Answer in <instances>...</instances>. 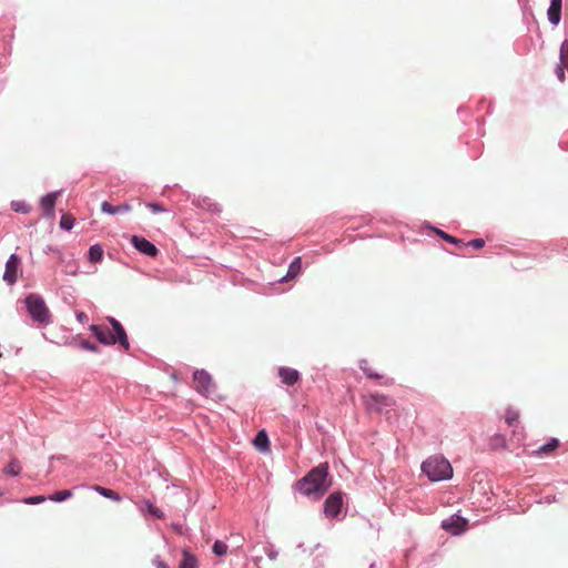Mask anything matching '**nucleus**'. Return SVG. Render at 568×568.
Instances as JSON below:
<instances>
[{
	"mask_svg": "<svg viewBox=\"0 0 568 568\" xmlns=\"http://www.w3.org/2000/svg\"><path fill=\"white\" fill-rule=\"evenodd\" d=\"M328 476V464L326 462L320 463L295 483L293 486L294 493H301L313 500H320L332 486Z\"/></svg>",
	"mask_w": 568,
	"mask_h": 568,
	"instance_id": "nucleus-1",
	"label": "nucleus"
},
{
	"mask_svg": "<svg viewBox=\"0 0 568 568\" xmlns=\"http://www.w3.org/2000/svg\"><path fill=\"white\" fill-rule=\"evenodd\" d=\"M420 470L433 483L448 480L453 477V467L444 457L427 458L422 463Z\"/></svg>",
	"mask_w": 568,
	"mask_h": 568,
	"instance_id": "nucleus-2",
	"label": "nucleus"
},
{
	"mask_svg": "<svg viewBox=\"0 0 568 568\" xmlns=\"http://www.w3.org/2000/svg\"><path fill=\"white\" fill-rule=\"evenodd\" d=\"M106 321L110 324L111 329L106 327L105 332L103 333L104 339H101L100 344L104 346H114L119 344L121 349L125 352L129 351L130 341L122 323L113 316H108Z\"/></svg>",
	"mask_w": 568,
	"mask_h": 568,
	"instance_id": "nucleus-3",
	"label": "nucleus"
},
{
	"mask_svg": "<svg viewBox=\"0 0 568 568\" xmlns=\"http://www.w3.org/2000/svg\"><path fill=\"white\" fill-rule=\"evenodd\" d=\"M24 305L32 321L41 324H49L51 322L50 310L40 294L29 293L24 297Z\"/></svg>",
	"mask_w": 568,
	"mask_h": 568,
	"instance_id": "nucleus-4",
	"label": "nucleus"
},
{
	"mask_svg": "<svg viewBox=\"0 0 568 568\" xmlns=\"http://www.w3.org/2000/svg\"><path fill=\"white\" fill-rule=\"evenodd\" d=\"M193 382L196 393L204 397H209L216 388L212 375L203 368L193 372Z\"/></svg>",
	"mask_w": 568,
	"mask_h": 568,
	"instance_id": "nucleus-5",
	"label": "nucleus"
},
{
	"mask_svg": "<svg viewBox=\"0 0 568 568\" xmlns=\"http://www.w3.org/2000/svg\"><path fill=\"white\" fill-rule=\"evenodd\" d=\"M345 494L341 490L331 493L323 504V513L327 518L339 519Z\"/></svg>",
	"mask_w": 568,
	"mask_h": 568,
	"instance_id": "nucleus-6",
	"label": "nucleus"
},
{
	"mask_svg": "<svg viewBox=\"0 0 568 568\" xmlns=\"http://www.w3.org/2000/svg\"><path fill=\"white\" fill-rule=\"evenodd\" d=\"M469 520L458 513L445 518L440 523V528L452 536H460L467 531Z\"/></svg>",
	"mask_w": 568,
	"mask_h": 568,
	"instance_id": "nucleus-7",
	"label": "nucleus"
},
{
	"mask_svg": "<svg viewBox=\"0 0 568 568\" xmlns=\"http://www.w3.org/2000/svg\"><path fill=\"white\" fill-rule=\"evenodd\" d=\"M21 274V257L19 254L12 253L6 262L2 280L8 285H13L17 283Z\"/></svg>",
	"mask_w": 568,
	"mask_h": 568,
	"instance_id": "nucleus-8",
	"label": "nucleus"
},
{
	"mask_svg": "<svg viewBox=\"0 0 568 568\" xmlns=\"http://www.w3.org/2000/svg\"><path fill=\"white\" fill-rule=\"evenodd\" d=\"M130 243L138 252L149 257H155L160 252L153 242L142 235H132Z\"/></svg>",
	"mask_w": 568,
	"mask_h": 568,
	"instance_id": "nucleus-9",
	"label": "nucleus"
},
{
	"mask_svg": "<svg viewBox=\"0 0 568 568\" xmlns=\"http://www.w3.org/2000/svg\"><path fill=\"white\" fill-rule=\"evenodd\" d=\"M62 194V190L49 192L40 197V206L44 219L54 217V209L58 197Z\"/></svg>",
	"mask_w": 568,
	"mask_h": 568,
	"instance_id": "nucleus-10",
	"label": "nucleus"
},
{
	"mask_svg": "<svg viewBox=\"0 0 568 568\" xmlns=\"http://www.w3.org/2000/svg\"><path fill=\"white\" fill-rule=\"evenodd\" d=\"M278 377L281 378V382L284 385L294 386L295 384H297L301 381L302 375L295 368L287 367V366H281L278 368Z\"/></svg>",
	"mask_w": 568,
	"mask_h": 568,
	"instance_id": "nucleus-11",
	"label": "nucleus"
},
{
	"mask_svg": "<svg viewBox=\"0 0 568 568\" xmlns=\"http://www.w3.org/2000/svg\"><path fill=\"white\" fill-rule=\"evenodd\" d=\"M562 0H550L547 10L548 21L551 26L557 27L561 21Z\"/></svg>",
	"mask_w": 568,
	"mask_h": 568,
	"instance_id": "nucleus-12",
	"label": "nucleus"
},
{
	"mask_svg": "<svg viewBox=\"0 0 568 568\" xmlns=\"http://www.w3.org/2000/svg\"><path fill=\"white\" fill-rule=\"evenodd\" d=\"M130 210H131V205L128 203H123V204H119V205H113L108 201H103L101 203L102 213L108 214V215L121 214V213L129 212Z\"/></svg>",
	"mask_w": 568,
	"mask_h": 568,
	"instance_id": "nucleus-13",
	"label": "nucleus"
},
{
	"mask_svg": "<svg viewBox=\"0 0 568 568\" xmlns=\"http://www.w3.org/2000/svg\"><path fill=\"white\" fill-rule=\"evenodd\" d=\"M253 444H254V447L260 453H266L270 450L271 442H270L268 435L265 429H261L257 432V434L255 435V438L253 440Z\"/></svg>",
	"mask_w": 568,
	"mask_h": 568,
	"instance_id": "nucleus-14",
	"label": "nucleus"
},
{
	"mask_svg": "<svg viewBox=\"0 0 568 568\" xmlns=\"http://www.w3.org/2000/svg\"><path fill=\"white\" fill-rule=\"evenodd\" d=\"M89 489L115 503H120L123 499V497L118 491L100 485L89 486Z\"/></svg>",
	"mask_w": 568,
	"mask_h": 568,
	"instance_id": "nucleus-15",
	"label": "nucleus"
},
{
	"mask_svg": "<svg viewBox=\"0 0 568 568\" xmlns=\"http://www.w3.org/2000/svg\"><path fill=\"white\" fill-rule=\"evenodd\" d=\"M559 445H560L559 439L556 437H551L546 443H544L541 446H539L535 450V454L540 457L547 456L550 453H552L554 450H556L559 447Z\"/></svg>",
	"mask_w": 568,
	"mask_h": 568,
	"instance_id": "nucleus-16",
	"label": "nucleus"
},
{
	"mask_svg": "<svg viewBox=\"0 0 568 568\" xmlns=\"http://www.w3.org/2000/svg\"><path fill=\"white\" fill-rule=\"evenodd\" d=\"M103 255L104 251L100 243L91 245L87 253L88 261L93 264L101 263L103 261Z\"/></svg>",
	"mask_w": 568,
	"mask_h": 568,
	"instance_id": "nucleus-17",
	"label": "nucleus"
},
{
	"mask_svg": "<svg viewBox=\"0 0 568 568\" xmlns=\"http://www.w3.org/2000/svg\"><path fill=\"white\" fill-rule=\"evenodd\" d=\"M179 568H199L197 558L190 552L187 549L182 550V560L179 564Z\"/></svg>",
	"mask_w": 568,
	"mask_h": 568,
	"instance_id": "nucleus-18",
	"label": "nucleus"
},
{
	"mask_svg": "<svg viewBox=\"0 0 568 568\" xmlns=\"http://www.w3.org/2000/svg\"><path fill=\"white\" fill-rule=\"evenodd\" d=\"M194 204L211 213H220L221 209L217 203H214L210 197H202L194 201Z\"/></svg>",
	"mask_w": 568,
	"mask_h": 568,
	"instance_id": "nucleus-19",
	"label": "nucleus"
},
{
	"mask_svg": "<svg viewBox=\"0 0 568 568\" xmlns=\"http://www.w3.org/2000/svg\"><path fill=\"white\" fill-rule=\"evenodd\" d=\"M3 474L6 476L17 477L22 471V466L17 458L10 459V462L3 467Z\"/></svg>",
	"mask_w": 568,
	"mask_h": 568,
	"instance_id": "nucleus-20",
	"label": "nucleus"
},
{
	"mask_svg": "<svg viewBox=\"0 0 568 568\" xmlns=\"http://www.w3.org/2000/svg\"><path fill=\"white\" fill-rule=\"evenodd\" d=\"M302 272V257L295 256L288 264L286 277L296 278Z\"/></svg>",
	"mask_w": 568,
	"mask_h": 568,
	"instance_id": "nucleus-21",
	"label": "nucleus"
},
{
	"mask_svg": "<svg viewBox=\"0 0 568 568\" xmlns=\"http://www.w3.org/2000/svg\"><path fill=\"white\" fill-rule=\"evenodd\" d=\"M358 367L359 369L364 373V375L368 378V379H381L383 378V375H381L379 373L373 371L369 366H368V361L366 358H361L358 361Z\"/></svg>",
	"mask_w": 568,
	"mask_h": 568,
	"instance_id": "nucleus-22",
	"label": "nucleus"
},
{
	"mask_svg": "<svg viewBox=\"0 0 568 568\" xmlns=\"http://www.w3.org/2000/svg\"><path fill=\"white\" fill-rule=\"evenodd\" d=\"M143 504H144V509L143 511L146 514V515H150L156 519H163L164 518V513L158 508L150 499H143Z\"/></svg>",
	"mask_w": 568,
	"mask_h": 568,
	"instance_id": "nucleus-23",
	"label": "nucleus"
},
{
	"mask_svg": "<svg viewBox=\"0 0 568 568\" xmlns=\"http://www.w3.org/2000/svg\"><path fill=\"white\" fill-rule=\"evenodd\" d=\"M73 496L72 489L57 490L48 496V500L53 503H63Z\"/></svg>",
	"mask_w": 568,
	"mask_h": 568,
	"instance_id": "nucleus-24",
	"label": "nucleus"
},
{
	"mask_svg": "<svg viewBox=\"0 0 568 568\" xmlns=\"http://www.w3.org/2000/svg\"><path fill=\"white\" fill-rule=\"evenodd\" d=\"M435 233L443 241H445V242H447V243H449L452 245H455L457 247H463V245H464V241L462 239L455 237V236L444 232L440 229H435Z\"/></svg>",
	"mask_w": 568,
	"mask_h": 568,
	"instance_id": "nucleus-25",
	"label": "nucleus"
},
{
	"mask_svg": "<svg viewBox=\"0 0 568 568\" xmlns=\"http://www.w3.org/2000/svg\"><path fill=\"white\" fill-rule=\"evenodd\" d=\"M63 265L62 267V272L68 274V275H77L78 272H79V264L78 262L72 258V257H68L65 255V261L64 263H61Z\"/></svg>",
	"mask_w": 568,
	"mask_h": 568,
	"instance_id": "nucleus-26",
	"label": "nucleus"
},
{
	"mask_svg": "<svg viewBox=\"0 0 568 568\" xmlns=\"http://www.w3.org/2000/svg\"><path fill=\"white\" fill-rule=\"evenodd\" d=\"M10 207L13 212L20 214H28L31 211V205L24 200H13L10 203Z\"/></svg>",
	"mask_w": 568,
	"mask_h": 568,
	"instance_id": "nucleus-27",
	"label": "nucleus"
},
{
	"mask_svg": "<svg viewBox=\"0 0 568 568\" xmlns=\"http://www.w3.org/2000/svg\"><path fill=\"white\" fill-rule=\"evenodd\" d=\"M74 224H75V219L73 217V215L68 214V213L62 214L60 222H59V226L61 230L70 232L74 227Z\"/></svg>",
	"mask_w": 568,
	"mask_h": 568,
	"instance_id": "nucleus-28",
	"label": "nucleus"
},
{
	"mask_svg": "<svg viewBox=\"0 0 568 568\" xmlns=\"http://www.w3.org/2000/svg\"><path fill=\"white\" fill-rule=\"evenodd\" d=\"M519 419V412L513 407H507L505 412V423L509 426H516Z\"/></svg>",
	"mask_w": 568,
	"mask_h": 568,
	"instance_id": "nucleus-29",
	"label": "nucleus"
},
{
	"mask_svg": "<svg viewBox=\"0 0 568 568\" xmlns=\"http://www.w3.org/2000/svg\"><path fill=\"white\" fill-rule=\"evenodd\" d=\"M227 545L226 542H224L223 540H220V539H216L213 545H212V554L215 555L216 557H222L224 555H226L227 552Z\"/></svg>",
	"mask_w": 568,
	"mask_h": 568,
	"instance_id": "nucleus-30",
	"label": "nucleus"
},
{
	"mask_svg": "<svg viewBox=\"0 0 568 568\" xmlns=\"http://www.w3.org/2000/svg\"><path fill=\"white\" fill-rule=\"evenodd\" d=\"M108 326L99 325V324H90L89 331L91 334L97 338V341L100 343L101 339H104L103 333L105 332Z\"/></svg>",
	"mask_w": 568,
	"mask_h": 568,
	"instance_id": "nucleus-31",
	"label": "nucleus"
},
{
	"mask_svg": "<svg viewBox=\"0 0 568 568\" xmlns=\"http://www.w3.org/2000/svg\"><path fill=\"white\" fill-rule=\"evenodd\" d=\"M45 500H48V496L32 495V496L23 497L21 499V503H23L26 505H40V504L44 503Z\"/></svg>",
	"mask_w": 568,
	"mask_h": 568,
	"instance_id": "nucleus-32",
	"label": "nucleus"
},
{
	"mask_svg": "<svg viewBox=\"0 0 568 568\" xmlns=\"http://www.w3.org/2000/svg\"><path fill=\"white\" fill-rule=\"evenodd\" d=\"M83 339L84 337L82 334H77L74 336L67 338L64 345L72 348L81 349V342H83Z\"/></svg>",
	"mask_w": 568,
	"mask_h": 568,
	"instance_id": "nucleus-33",
	"label": "nucleus"
},
{
	"mask_svg": "<svg viewBox=\"0 0 568 568\" xmlns=\"http://www.w3.org/2000/svg\"><path fill=\"white\" fill-rule=\"evenodd\" d=\"M81 349L95 354L101 353V347L87 338H84L83 342H81Z\"/></svg>",
	"mask_w": 568,
	"mask_h": 568,
	"instance_id": "nucleus-34",
	"label": "nucleus"
},
{
	"mask_svg": "<svg viewBox=\"0 0 568 568\" xmlns=\"http://www.w3.org/2000/svg\"><path fill=\"white\" fill-rule=\"evenodd\" d=\"M559 60L564 65H568V39H565L560 45Z\"/></svg>",
	"mask_w": 568,
	"mask_h": 568,
	"instance_id": "nucleus-35",
	"label": "nucleus"
},
{
	"mask_svg": "<svg viewBox=\"0 0 568 568\" xmlns=\"http://www.w3.org/2000/svg\"><path fill=\"white\" fill-rule=\"evenodd\" d=\"M44 253H55L60 263H64L65 261V254L58 246L47 245L44 248Z\"/></svg>",
	"mask_w": 568,
	"mask_h": 568,
	"instance_id": "nucleus-36",
	"label": "nucleus"
},
{
	"mask_svg": "<svg viewBox=\"0 0 568 568\" xmlns=\"http://www.w3.org/2000/svg\"><path fill=\"white\" fill-rule=\"evenodd\" d=\"M471 246L475 250H480L485 246V241L481 237L473 239L468 242H464L463 247Z\"/></svg>",
	"mask_w": 568,
	"mask_h": 568,
	"instance_id": "nucleus-37",
	"label": "nucleus"
},
{
	"mask_svg": "<svg viewBox=\"0 0 568 568\" xmlns=\"http://www.w3.org/2000/svg\"><path fill=\"white\" fill-rule=\"evenodd\" d=\"M146 206L153 214L166 212V209L160 202H150L146 204Z\"/></svg>",
	"mask_w": 568,
	"mask_h": 568,
	"instance_id": "nucleus-38",
	"label": "nucleus"
},
{
	"mask_svg": "<svg viewBox=\"0 0 568 568\" xmlns=\"http://www.w3.org/2000/svg\"><path fill=\"white\" fill-rule=\"evenodd\" d=\"M264 552L271 560H275L278 556V551L272 544H266L264 546Z\"/></svg>",
	"mask_w": 568,
	"mask_h": 568,
	"instance_id": "nucleus-39",
	"label": "nucleus"
},
{
	"mask_svg": "<svg viewBox=\"0 0 568 568\" xmlns=\"http://www.w3.org/2000/svg\"><path fill=\"white\" fill-rule=\"evenodd\" d=\"M565 65L562 63L559 62V64H557V67L555 68V73H556V77L557 79L560 81V82H564L566 80V73H565Z\"/></svg>",
	"mask_w": 568,
	"mask_h": 568,
	"instance_id": "nucleus-40",
	"label": "nucleus"
},
{
	"mask_svg": "<svg viewBox=\"0 0 568 568\" xmlns=\"http://www.w3.org/2000/svg\"><path fill=\"white\" fill-rule=\"evenodd\" d=\"M152 564L155 568H170V566L162 560L161 556L156 555L152 559Z\"/></svg>",
	"mask_w": 568,
	"mask_h": 568,
	"instance_id": "nucleus-41",
	"label": "nucleus"
},
{
	"mask_svg": "<svg viewBox=\"0 0 568 568\" xmlns=\"http://www.w3.org/2000/svg\"><path fill=\"white\" fill-rule=\"evenodd\" d=\"M75 318L81 324H84L89 321V316L82 311L75 312Z\"/></svg>",
	"mask_w": 568,
	"mask_h": 568,
	"instance_id": "nucleus-42",
	"label": "nucleus"
},
{
	"mask_svg": "<svg viewBox=\"0 0 568 568\" xmlns=\"http://www.w3.org/2000/svg\"><path fill=\"white\" fill-rule=\"evenodd\" d=\"M313 568H324L323 556L318 555L313 559Z\"/></svg>",
	"mask_w": 568,
	"mask_h": 568,
	"instance_id": "nucleus-43",
	"label": "nucleus"
},
{
	"mask_svg": "<svg viewBox=\"0 0 568 568\" xmlns=\"http://www.w3.org/2000/svg\"><path fill=\"white\" fill-rule=\"evenodd\" d=\"M556 501H557L556 495H547V496H545L540 500V503H544V504H547V505H550V504L556 503Z\"/></svg>",
	"mask_w": 568,
	"mask_h": 568,
	"instance_id": "nucleus-44",
	"label": "nucleus"
},
{
	"mask_svg": "<svg viewBox=\"0 0 568 568\" xmlns=\"http://www.w3.org/2000/svg\"><path fill=\"white\" fill-rule=\"evenodd\" d=\"M172 529L178 532L179 535H183L184 531H183V525L181 523H173L172 524Z\"/></svg>",
	"mask_w": 568,
	"mask_h": 568,
	"instance_id": "nucleus-45",
	"label": "nucleus"
},
{
	"mask_svg": "<svg viewBox=\"0 0 568 568\" xmlns=\"http://www.w3.org/2000/svg\"><path fill=\"white\" fill-rule=\"evenodd\" d=\"M457 113L459 116H464L465 114H467V110L464 106H459L457 109Z\"/></svg>",
	"mask_w": 568,
	"mask_h": 568,
	"instance_id": "nucleus-46",
	"label": "nucleus"
},
{
	"mask_svg": "<svg viewBox=\"0 0 568 568\" xmlns=\"http://www.w3.org/2000/svg\"><path fill=\"white\" fill-rule=\"evenodd\" d=\"M424 227L428 230H433L435 232V229H437L435 225H433L430 222H424Z\"/></svg>",
	"mask_w": 568,
	"mask_h": 568,
	"instance_id": "nucleus-47",
	"label": "nucleus"
},
{
	"mask_svg": "<svg viewBox=\"0 0 568 568\" xmlns=\"http://www.w3.org/2000/svg\"><path fill=\"white\" fill-rule=\"evenodd\" d=\"M294 280L293 277H286V273L277 281L278 283H284Z\"/></svg>",
	"mask_w": 568,
	"mask_h": 568,
	"instance_id": "nucleus-48",
	"label": "nucleus"
},
{
	"mask_svg": "<svg viewBox=\"0 0 568 568\" xmlns=\"http://www.w3.org/2000/svg\"><path fill=\"white\" fill-rule=\"evenodd\" d=\"M53 459H58L59 462H62V460H64V459H65V456H58V457H57V456H53V455H52V456L50 457V460H53Z\"/></svg>",
	"mask_w": 568,
	"mask_h": 568,
	"instance_id": "nucleus-49",
	"label": "nucleus"
},
{
	"mask_svg": "<svg viewBox=\"0 0 568 568\" xmlns=\"http://www.w3.org/2000/svg\"><path fill=\"white\" fill-rule=\"evenodd\" d=\"M394 383H395L394 378L390 377V378H387L384 384L390 386V385H394Z\"/></svg>",
	"mask_w": 568,
	"mask_h": 568,
	"instance_id": "nucleus-50",
	"label": "nucleus"
},
{
	"mask_svg": "<svg viewBox=\"0 0 568 568\" xmlns=\"http://www.w3.org/2000/svg\"><path fill=\"white\" fill-rule=\"evenodd\" d=\"M373 398L376 400L377 398H385V396H384V395L376 394V395H374V396H373Z\"/></svg>",
	"mask_w": 568,
	"mask_h": 568,
	"instance_id": "nucleus-51",
	"label": "nucleus"
},
{
	"mask_svg": "<svg viewBox=\"0 0 568 568\" xmlns=\"http://www.w3.org/2000/svg\"><path fill=\"white\" fill-rule=\"evenodd\" d=\"M375 565H376L375 562H372V564L369 565V568H375Z\"/></svg>",
	"mask_w": 568,
	"mask_h": 568,
	"instance_id": "nucleus-52",
	"label": "nucleus"
},
{
	"mask_svg": "<svg viewBox=\"0 0 568 568\" xmlns=\"http://www.w3.org/2000/svg\"><path fill=\"white\" fill-rule=\"evenodd\" d=\"M3 493L0 490V496L2 495Z\"/></svg>",
	"mask_w": 568,
	"mask_h": 568,
	"instance_id": "nucleus-53",
	"label": "nucleus"
}]
</instances>
